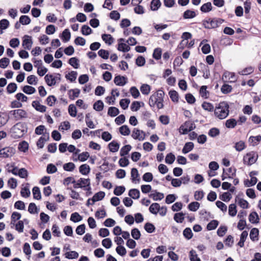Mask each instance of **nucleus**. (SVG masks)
<instances>
[{"mask_svg":"<svg viewBox=\"0 0 261 261\" xmlns=\"http://www.w3.org/2000/svg\"><path fill=\"white\" fill-rule=\"evenodd\" d=\"M28 130L25 122H19L14 125L11 128L10 133L14 138H20L27 133Z\"/></svg>","mask_w":261,"mask_h":261,"instance_id":"1","label":"nucleus"},{"mask_svg":"<svg viewBox=\"0 0 261 261\" xmlns=\"http://www.w3.org/2000/svg\"><path fill=\"white\" fill-rule=\"evenodd\" d=\"M229 114V105L226 101L220 102L214 110L215 116L219 119L225 118Z\"/></svg>","mask_w":261,"mask_h":261,"instance_id":"2","label":"nucleus"},{"mask_svg":"<svg viewBox=\"0 0 261 261\" xmlns=\"http://www.w3.org/2000/svg\"><path fill=\"white\" fill-rule=\"evenodd\" d=\"M224 21L223 19L219 18H208L203 20L202 24L205 29H215L218 28Z\"/></svg>","mask_w":261,"mask_h":261,"instance_id":"3","label":"nucleus"},{"mask_svg":"<svg viewBox=\"0 0 261 261\" xmlns=\"http://www.w3.org/2000/svg\"><path fill=\"white\" fill-rule=\"evenodd\" d=\"M9 116L15 121L26 119L28 117V113L23 109H16L9 111Z\"/></svg>","mask_w":261,"mask_h":261,"instance_id":"4","label":"nucleus"},{"mask_svg":"<svg viewBox=\"0 0 261 261\" xmlns=\"http://www.w3.org/2000/svg\"><path fill=\"white\" fill-rule=\"evenodd\" d=\"M258 159V154L256 152L251 151L244 156L243 161L245 164L250 166L255 163Z\"/></svg>","mask_w":261,"mask_h":261,"instance_id":"5","label":"nucleus"},{"mask_svg":"<svg viewBox=\"0 0 261 261\" xmlns=\"http://www.w3.org/2000/svg\"><path fill=\"white\" fill-rule=\"evenodd\" d=\"M15 149L12 147H6L0 149V154L2 158H10L15 153Z\"/></svg>","mask_w":261,"mask_h":261,"instance_id":"6","label":"nucleus"},{"mask_svg":"<svg viewBox=\"0 0 261 261\" xmlns=\"http://www.w3.org/2000/svg\"><path fill=\"white\" fill-rule=\"evenodd\" d=\"M195 128V124L190 121H186L184 124L180 127V130H182L181 133L182 134H187L193 130Z\"/></svg>","mask_w":261,"mask_h":261,"instance_id":"7","label":"nucleus"},{"mask_svg":"<svg viewBox=\"0 0 261 261\" xmlns=\"http://www.w3.org/2000/svg\"><path fill=\"white\" fill-rule=\"evenodd\" d=\"M165 95L164 92L162 90H159L157 91L156 93H154L153 94V95H154L156 98L159 100L158 102V109H161L163 108L164 105H163V97Z\"/></svg>","mask_w":261,"mask_h":261,"instance_id":"8","label":"nucleus"},{"mask_svg":"<svg viewBox=\"0 0 261 261\" xmlns=\"http://www.w3.org/2000/svg\"><path fill=\"white\" fill-rule=\"evenodd\" d=\"M132 137L136 140H139V141H143L145 139V134L143 130H140L138 128H134Z\"/></svg>","mask_w":261,"mask_h":261,"instance_id":"9","label":"nucleus"},{"mask_svg":"<svg viewBox=\"0 0 261 261\" xmlns=\"http://www.w3.org/2000/svg\"><path fill=\"white\" fill-rule=\"evenodd\" d=\"M119 43L118 44L117 49L119 51L123 52H127L130 50V47L126 43H123L125 41L123 38H120L118 39Z\"/></svg>","mask_w":261,"mask_h":261,"instance_id":"10","label":"nucleus"},{"mask_svg":"<svg viewBox=\"0 0 261 261\" xmlns=\"http://www.w3.org/2000/svg\"><path fill=\"white\" fill-rule=\"evenodd\" d=\"M114 83L119 86H123L127 83V78L125 76L116 75L114 80Z\"/></svg>","mask_w":261,"mask_h":261,"instance_id":"11","label":"nucleus"},{"mask_svg":"<svg viewBox=\"0 0 261 261\" xmlns=\"http://www.w3.org/2000/svg\"><path fill=\"white\" fill-rule=\"evenodd\" d=\"M33 44V41L31 36L25 35L22 41V45L28 50L31 49Z\"/></svg>","mask_w":261,"mask_h":261,"instance_id":"12","label":"nucleus"},{"mask_svg":"<svg viewBox=\"0 0 261 261\" xmlns=\"http://www.w3.org/2000/svg\"><path fill=\"white\" fill-rule=\"evenodd\" d=\"M32 107L37 111L44 113L46 111V107L45 106L42 105L40 102L37 100H34L32 103Z\"/></svg>","mask_w":261,"mask_h":261,"instance_id":"13","label":"nucleus"},{"mask_svg":"<svg viewBox=\"0 0 261 261\" xmlns=\"http://www.w3.org/2000/svg\"><path fill=\"white\" fill-rule=\"evenodd\" d=\"M49 139V133L44 135V136L41 137L37 142V146L39 148H42L44 147V143Z\"/></svg>","mask_w":261,"mask_h":261,"instance_id":"14","label":"nucleus"},{"mask_svg":"<svg viewBox=\"0 0 261 261\" xmlns=\"http://www.w3.org/2000/svg\"><path fill=\"white\" fill-rule=\"evenodd\" d=\"M116 92V96H118L119 95V92L118 91L117 89H113L111 92L112 96H107L106 98L107 102L109 104L113 105L115 101V94H114V92Z\"/></svg>","mask_w":261,"mask_h":261,"instance_id":"15","label":"nucleus"},{"mask_svg":"<svg viewBox=\"0 0 261 261\" xmlns=\"http://www.w3.org/2000/svg\"><path fill=\"white\" fill-rule=\"evenodd\" d=\"M105 196V193L102 191H100L94 195L91 198L92 201L91 204H94V203L97 201L102 200Z\"/></svg>","mask_w":261,"mask_h":261,"instance_id":"16","label":"nucleus"},{"mask_svg":"<svg viewBox=\"0 0 261 261\" xmlns=\"http://www.w3.org/2000/svg\"><path fill=\"white\" fill-rule=\"evenodd\" d=\"M249 221L252 224H256L259 222V218L257 213L256 212L251 213L249 215Z\"/></svg>","mask_w":261,"mask_h":261,"instance_id":"17","label":"nucleus"},{"mask_svg":"<svg viewBox=\"0 0 261 261\" xmlns=\"http://www.w3.org/2000/svg\"><path fill=\"white\" fill-rule=\"evenodd\" d=\"M120 144L116 141H112L108 145V147L111 152H117L119 148Z\"/></svg>","mask_w":261,"mask_h":261,"instance_id":"18","label":"nucleus"},{"mask_svg":"<svg viewBox=\"0 0 261 261\" xmlns=\"http://www.w3.org/2000/svg\"><path fill=\"white\" fill-rule=\"evenodd\" d=\"M44 79L45 82L49 86H53L56 83L55 78L54 77V76L52 74H46L44 77Z\"/></svg>","mask_w":261,"mask_h":261,"instance_id":"19","label":"nucleus"},{"mask_svg":"<svg viewBox=\"0 0 261 261\" xmlns=\"http://www.w3.org/2000/svg\"><path fill=\"white\" fill-rule=\"evenodd\" d=\"M160 210V205L158 203H152L149 208V211L150 213L154 215H157L158 213Z\"/></svg>","mask_w":261,"mask_h":261,"instance_id":"20","label":"nucleus"},{"mask_svg":"<svg viewBox=\"0 0 261 261\" xmlns=\"http://www.w3.org/2000/svg\"><path fill=\"white\" fill-rule=\"evenodd\" d=\"M259 230L256 228L251 229L250 232V238L252 241H257L258 240Z\"/></svg>","mask_w":261,"mask_h":261,"instance_id":"21","label":"nucleus"},{"mask_svg":"<svg viewBox=\"0 0 261 261\" xmlns=\"http://www.w3.org/2000/svg\"><path fill=\"white\" fill-rule=\"evenodd\" d=\"M194 145L193 142H189L185 143L182 149V152L184 154H186L191 151L194 148Z\"/></svg>","mask_w":261,"mask_h":261,"instance_id":"22","label":"nucleus"},{"mask_svg":"<svg viewBox=\"0 0 261 261\" xmlns=\"http://www.w3.org/2000/svg\"><path fill=\"white\" fill-rule=\"evenodd\" d=\"M154 193L150 194L149 196L150 198H152L154 201L161 200L163 199L164 195L163 193L157 192V191L155 190Z\"/></svg>","mask_w":261,"mask_h":261,"instance_id":"23","label":"nucleus"},{"mask_svg":"<svg viewBox=\"0 0 261 261\" xmlns=\"http://www.w3.org/2000/svg\"><path fill=\"white\" fill-rule=\"evenodd\" d=\"M79 171L82 174L86 175L90 171V166L86 164H83L79 167Z\"/></svg>","mask_w":261,"mask_h":261,"instance_id":"24","label":"nucleus"},{"mask_svg":"<svg viewBox=\"0 0 261 261\" xmlns=\"http://www.w3.org/2000/svg\"><path fill=\"white\" fill-rule=\"evenodd\" d=\"M248 236V232L246 230L243 231L240 236V241L238 243V245L240 247H243L244 246V242Z\"/></svg>","mask_w":261,"mask_h":261,"instance_id":"25","label":"nucleus"},{"mask_svg":"<svg viewBox=\"0 0 261 261\" xmlns=\"http://www.w3.org/2000/svg\"><path fill=\"white\" fill-rule=\"evenodd\" d=\"M140 191L137 189H132L129 191L128 195L134 199H138L140 197Z\"/></svg>","mask_w":261,"mask_h":261,"instance_id":"26","label":"nucleus"},{"mask_svg":"<svg viewBox=\"0 0 261 261\" xmlns=\"http://www.w3.org/2000/svg\"><path fill=\"white\" fill-rule=\"evenodd\" d=\"M71 37V34L69 30L67 29L64 30L62 34V39L65 42H68Z\"/></svg>","mask_w":261,"mask_h":261,"instance_id":"27","label":"nucleus"},{"mask_svg":"<svg viewBox=\"0 0 261 261\" xmlns=\"http://www.w3.org/2000/svg\"><path fill=\"white\" fill-rule=\"evenodd\" d=\"M237 124V121L234 118H230L226 121L225 126L228 128H233Z\"/></svg>","mask_w":261,"mask_h":261,"instance_id":"28","label":"nucleus"},{"mask_svg":"<svg viewBox=\"0 0 261 261\" xmlns=\"http://www.w3.org/2000/svg\"><path fill=\"white\" fill-rule=\"evenodd\" d=\"M101 38L105 43L109 45H111L113 43L114 38L110 34H102Z\"/></svg>","mask_w":261,"mask_h":261,"instance_id":"29","label":"nucleus"},{"mask_svg":"<svg viewBox=\"0 0 261 261\" xmlns=\"http://www.w3.org/2000/svg\"><path fill=\"white\" fill-rule=\"evenodd\" d=\"M212 10V4L210 2L202 5L200 7V10L203 13H207L211 11Z\"/></svg>","mask_w":261,"mask_h":261,"instance_id":"30","label":"nucleus"},{"mask_svg":"<svg viewBox=\"0 0 261 261\" xmlns=\"http://www.w3.org/2000/svg\"><path fill=\"white\" fill-rule=\"evenodd\" d=\"M186 214L183 213L182 212H180L178 213H176L174 216V220L177 223H182L185 219V216Z\"/></svg>","mask_w":261,"mask_h":261,"instance_id":"31","label":"nucleus"},{"mask_svg":"<svg viewBox=\"0 0 261 261\" xmlns=\"http://www.w3.org/2000/svg\"><path fill=\"white\" fill-rule=\"evenodd\" d=\"M196 14L194 11L187 10L184 12L183 14V17L184 19L193 18L196 16Z\"/></svg>","mask_w":261,"mask_h":261,"instance_id":"32","label":"nucleus"},{"mask_svg":"<svg viewBox=\"0 0 261 261\" xmlns=\"http://www.w3.org/2000/svg\"><path fill=\"white\" fill-rule=\"evenodd\" d=\"M169 96L174 102H177L179 100V95L178 93L175 90H171L169 92Z\"/></svg>","mask_w":261,"mask_h":261,"instance_id":"33","label":"nucleus"},{"mask_svg":"<svg viewBox=\"0 0 261 261\" xmlns=\"http://www.w3.org/2000/svg\"><path fill=\"white\" fill-rule=\"evenodd\" d=\"M119 113V111L118 108L114 107H110L108 109V114L111 117H115Z\"/></svg>","mask_w":261,"mask_h":261,"instance_id":"34","label":"nucleus"},{"mask_svg":"<svg viewBox=\"0 0 261 261\" xmlns=\"http://www.w3.org/2000/svg\"><path fill=\"white\" fill-rule=\"evenodd\" d=\"M33 195L34 199L40 200L41 198V192L39 187H34L33 188Z\"/></svg>","mask_w":261,"mask_h":261,"instance_id":"35","label":"nucleus"},{"mask_svg":"<svg viewBox=\"0 0 261 261\" xmlns=\"http://www.w3.org/2000/svg\"><path fill=\"white\" fill-rule=\"evenodd\" d=\"M131 149L132 147L130 145H126L123 146L120 151V156H124V155H127Z\"/></svg>","mask_w":261,"mask_h":261,"instance_id":"36","label":"nucleus"},{"mask_svg":"<svg viewBox=\"0 0 261 261\" xmlns=\"http://www.w3.org/2000/svg\"><path fill=\"white\" fill-rule=\"evenodd\" d=\"M77 73L76 71H72L68 74H66L65 77L69 80L71 82L75 81L76 79Z\"/></svg>","mask_w":261,"mask_h":261,"instance_id":"37","label":"nucleus"},{"mask_svg":"<svg viewBox=\"0 0 261 261\" xmlns=\"http://www.w3.org/2000/svg\"><path fill=\"white\" fill-rule=\"evenodd\" d=\"M22 91L25 93L30 95L36 92V89L32 86L26 85L23 87Z\"/></svg>","mask_w":261,"mask_h":261,"instance_id":"38","label":"nucleus"},{"mask_svg":"<svg viewBox=\"0 0 261 261\" xmlns=\"http://www.w3.org/2000/svg\"><path fill=\"white\" fill-rule=\"evenodd\" d=\"M93 109L96 111H101L103 109V103L101 100L96 101L93 105Z\"/></svg>","mask_w":261,"mask_h":261,"instance_id":"39","label":"nucleus"},{"mask_svg":"<svg viewBox=\"0 0 261 261\" xmlns=\"http://www.w3.org/2000/svg\"><path fill=\"white\" fill-rule=\"evenodd\" d=\"M83 217L77 212L72 213L70 217V220L73 222H78L81 221Z\"/></svg>","mask_w":261,"mask_h":261,"instance_id":"40","label":"nucleus"},{"mask_svg":"<svg viewBox=\"0 0 261 261\" xmlns=\"http://www.w3.org/2000/svg\"><path fill=\"white\" fill-rule=\"evenodd\" d=\"M119 132L122 135L128 136L130 131L127 125H124L119 127Z\"/></svg>","mask_w":261,"mask_h":261,"instance_id":"41","label":"nucleus"},{"mask_svg":"<svg viewBox=\"0 0 261 261\" xmlns=\"http://www.w3.org/2000/svg\"><path fill=\"white\" fill-rule=\"evenodd\" d=\"M200 206V203L198 202L194 201L191 202L188 206V209L192 212L196 211Z\"/></svg>","mask_w":261,"mask_h":261,"instance_id":"42","label":"nucleus"},{"mask_svg":"<svg viewBox=\"0 0 261 261\" xmlns=\"http://www.w3.org/2000/svg\"><path fill=\"white\" fill-rule=\"evenodd\" d=\"M219 222L217 220H213L210 222L206 226V228L208 230H214L218 226Z\"/></svg>","mask_w":261,"mask_h":261,"instance_id":"43","label":"nucleus"},{"mask_svg":"<svg viewBox=\"0 0 261 261\" xmlns=\"http://www.w3.org/2000/svg\"><path fill=\"white\" fill-rule=\"evenodd\" d=\"M162 53V50L161 48L158 47L155 48L152 55L153 58L156 60L160 59L161 58Z\"/></svg>","mask_w":261,"mask_h":261,"instance_id":"44","label":"nucleus"},{"mask_svg":"<svg viewBox=\"0 0 261 261\" xmlns=\"http://www.w3.org/2000/svg\"><path fill=\"white\" fill-rule=\"evenodd\" d=\"M234 147L238 151H241L246 148V145L244 141H240L235 143Z\"/></svg>","mask_w":261,"mask_h":261,"instance_id":"45","label":"nucleus"},{"mask_svg":"<svg viewBox=\"0 0 261 261\" xmlns=\"http://www.w3.org/2000/svg\"><path fill=\"white\" fill-rule=\"evenodd\" d=\"M81 33L83 35L87 36L92 33V30L87 25H83L81 28Z\"/></svg>","mask_w":261,"mask_h":261,"instance_id":"46","label":"nucleus"},{"mask_svg":"<svg viewBox=\"0 0 261 261\" xmlns=\"http://www.w3.org/2000/svg\"><path fill=\"white\" fill-rule=\"evenodd\" d=\"M261 141V136H251L249 139V141L252 143L253 146L256 145Z\"/></svg>","mask_w":261,"mask_h":261,"instance_id":"47","label":"nucleus"},{"mask_svg":"<svg viewBox=\"0 0 261 261\" xmlns=\"http://www.w3.org/2000/svg\"><path fill=\"white\" fill-rule=\"evenodd\" d=\"M139 174L138 171V170L136 168H133L131 170V177L132 180L133 182H134L135 180H137L138 181H140L139 178H137L139 177Z\"/></svg>","mask_w":261,"mask_h":261,"instance_id":"48","label":"nucleus"},{"mask_svg":"<svg viewBox=\"0 0 261 261\" xmlns=\"http://www.w3.org/2000/svg\"><path fill=\"white\" fill-rule=\"evenodd\" d=\"M17 88V85L15 83H11L7 87V91L9 94H11L14 93Z\"/></svg>","mask_w":261,"mask_h":261,"instance_id":"49","label":"nucleus"},{"mask_svg":"<svg viewBox=\"0 0 261 261\" xmlns=\"http://www.w3.org/2000/svg\"><path fill=\"white\" fill-rule=\"evenodd\" d=\"M161 5V3L160 0H152L150 4V7L152 10H157Z\"/></svg>","mask_w":261,"mask_h":261,"instance_id":"50","label":"nucleus"},{"mask_svg":"<svg viewBox=\"0 0 261 261\" xmlns=\"http://www.w3.org/2000/svg\"><path fill=\"white\" fill-rule=\"evenodd\" d=\"M202 107L204 110L208 112H213L214 109V106L212 103L206 101L202 103Z\"/></svg>","mask_w":261,"mask_h":261,"instance_id":"51","label":"nucleus"},{"mask_svg":"<svg viewBox=\"0 0 261 261\" xmlns=\"http://www.w3.org/2000/svg\"><path fill=\"white\" fill-rule=\"evenodd\" d=\"M69 93L72 92V94L69 95V98L70 99H74L75 98L78 97L80 93V90L79 89H71L69 91Z\"/></svg>","mask_w":261,"mask_h":261,"instance_id":"52","label":"nucleus"},{"mask_svg":"<svg viewBox=\"0 0 261 261\" xmlns=\"http://www.w3.org/2000/svg\"><path fill=\"white\" fill-rule=\"evenodd\" d=\"M183 235L187 240H190L193 237V233L192 230L189 227L186 228L183 231Z\"/></svg>","mask_w":261,"mask_h":261,"instance_id":"53","label":"nucleus"},{"mask_svg":"<svg viewBox=\"0 0 261 261\" xmlns=\"http://www.w3.org/2000/svg\"><path fill=\"white\" fill-rule=\"evenodd\" d=\"M28 211L32 214H37L39 212V209L36 206L35 203L32 202L29 205Z\"/></svg>","mask_w":261,"mask_h":261,"instance_id":"54","label":"nucleus"},{"mask_svg":"<svg viewBox=\"0 0 261 261\" xmlns=\"http://www.w3.org/2000/svg\"><path fill=\"white\" fill-rule=\"evenodd\" d=\"M150 86L148 84H143L140 87V91L144 95H148L150 91Z\"/></svg>","mask_w":261,"mask_h":261,"instance_id":"55","label":"nucleus"},{"mask_svg":"<svg viewBox=\"0 0 261 261\" xmlns=\"http://www.w3.org/2000/svg\"><path fill=\"white\" fill-rule=\"evenodd\" d=\"M65 257L68 259H75L79 257V253L75 251L67 252L65 254Z\"/></svg>","mask_w":261,"mask_h":261,"instance_id":"56","label":"nucleus"},{"mask_svg":"<svg viewBox=\"0 0 261 261\" xmlns=\"http://www.w3.org/2000/svg\"><path fill=\"white\" fill-rule=\"evenodd\" d=\"M145 230L149 233H152L155 231V226L151 223L147 222L144 225Z\"/></svg>","mask_w":261,"mask_h":261,"instance_id":"57","label":"nucleus"},{"mask_svg":"<svg viewBox=\"0 0 261 261\" xmlns=\"http://www.w3.org/2000/svg\"><path fill=\"white\" fill-rule=\"evenodd\" d=\"M220 199L225 202L229 201L232 198L231 194L228 192H224L219 197Z\"/></svg>","mask_w":261,"mask_h":261,"instance_id":"58","label":"nucleus"},{"mask_svg":"<svg viewBox=\"0 0 261 261\" xmlns=\"http://www.w3.org/2000/svg\"><path fill=\"white\" fill-rule=\"evenodd\" d=\"M237 213V211L236 205L235 204H230L228 207L229 215L232 217H234L236 215Z\"/></svg>","mask_w":261,"mask_h":261,"instance_id":"59","label":"nucleus"},{"mask_svg":"<svg viewBox=\"0 0 261 261\" xmlns=\"http://www.w3.org/2000/svg\"><path fill=\"white\" fill-rule=\"evenodd\" d=\"M75 167L74 164L72 162L66 163L63 165V169L66 171L71 172L74 169Z\"/></svg>","mask_w":261,"mask_h":261,"instance_id":"60","label":"nucleus"},{"mask_svg":"<svg viewBox=\"0 0 261 261\" xmlns=\"http://www.w3.org/2000/svg\"><path fill=\"white\" fill-rule=\"evenodd\" d=\"M68 63L73 68L77 69L79 68V63L78 59L75 57L70 58L68 61Z\"/></svg>","mask_w":261,"mask_h":261,"instance_id":"61","label":"nucleus"},{"mask_svg":"<svg viewBox=\"0 0 261 261\" xmlns=\"http://www.w3.org/2000/svg\"><path fill=\"white\" fill-rule=\"evenodd\" d=\"M19 22L23 25H27L31 22V19L27 15H22L19 18Z\"/></svg>","mask_w":261,"mask_h":261,"instance_id":"62","label":"nucleus"},{"mask_svg":"<svg viewBox=\"0 0 261 261\" xmlns=\"http://www.w3.org/2000/svg\"><path fill=\"white\" fill-rule=\"evenodd\" d=\"M125 190L124 186H117L114 190V194L117 196L122 194Z\"/></svg>","mask_w":261,"mask_h":261,"instance_id":"63","label":"nucleus"},{"mask_svg":"<svg viewBox=\"0 0 261 261\" xmlns=\"http://www.w3.org/2000/svg\"><path fill=\"white\" fill-rule=\"evenodd\" d=\"M190 259L191 261H201L197 256L196 251L193 249L190 251Z\"/></svg>","mask_w":261,"mask_h":261,"instance_id":"64","label":"nucleus"}]
</instances>
